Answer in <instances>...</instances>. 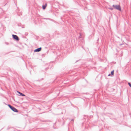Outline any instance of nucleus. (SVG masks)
I'll return each instance as SVG.
<instances>
[{
    "mask_svg": "<svg viewBox=\"0 0 131 131\" xmlns=\"http://www.w3.org/2000/svg\"><path fill=\"white\" fill-rule=\"evenodd\" d=\"M7 105L9 106V107L10 108V109L12 110L14 112H18V110L15 107H13V106H11V105L9 104H8Z\"/></svg>",
    "mask_w": 131,
    "mask_h": 131,
    "instance_id": "1",
    "label": "nucleus"
},
{
    "mask_svg": "<svg viewBox=\"0 0 131 131\" xmlns=\"http://www.w3.org/2000/svg\"><path fill=\"white\" fill-rule=\"evenodd\" d=\"M112 7L120 11H121V7L119 5H113Z\"/></svg>",
    "mask_w": 131,
    "mask_h": 131,
    "instance_id": "2",
    "label": "nucleus"
},
{
    "mask_svg": "<svg viewBox=\"0 0 131 131\" xmlns=\"http://www.w3.org/2000/svg\"><path fill=\"white\" fill-rule=\"evenodd\" d=\"M13 38V39L17 41H18L19 40L18 37L16 35H12Z\"/></svg>",
    "mask_w": 131,
    "mask_h": 131,
    "instance_id": "3",
    "label": "nucleus"
},
{
    "mask_svg": "<svg viewBox=\"0 0 131 131\" xmlns=\"http://www.w3.org/2000/svg\"><path fill=\"white\" fill-rule=\"evenodd\" d=\"M41 47H40V48H38L35 49L34 50V52H39L41 50Z\"/></svg>",
    "mask_w": 131,
    "mask_h": 131,
    "instance_id": "4",
    "label": "nucleus"
},
{
    "mask_svg": "<svg viewBox=\"0 0 131 131\" xmlns=\"http://www.w3.org/2000/svg\"><path fill=\"white\" fill-rule=\"evenodd\" d=\"M17 93H18L19 94V95L21 96H25V95L23 93L20 92L18 91H17Z\"/></svg>",
    "mask_w": 131,
    "mask_h": 131,
    "instance_id": "5",
    "label": "nucleus"
},
{
    "mask_svg": "<svg viewBox=\"0 0 131 131\" xmlns=\"http://www.w3.org/2000/svg\"><path fill=\"white\" fill-rule=\"evenodd\" d=\"M47 5V4H46L45 5H43L42 6V8L43 9H45L46 8V6Z\"/></svg>",
    "mask_w": 131,
    "mask_h": 131,
    "instance_id": "6",
    "label": "nucleus"
},
{
    "mask_svg": "<svg viewBox=\"0 0 131 131\" xmlns=\"http://www.w3.org/2000/svg\"><path fill=\"white\" fill-rule=\"evenodd\" d=\"M114 70H113L111 71V75H112L113 76V75L114 74Z\"/></svg>",
    "mask_w": 131,
    "mask_h": 131,
    "instance_id": "7",
    "label": "nucleus"
},
{
    "mask_svg": "<svg viewBox=\"0 0 131 131\" xmlns=\"http://www.w3.org/2000/svg\"><path fill=\"white\" fill-rule=\"evenodd\" d=\"M128 84L129 86L131 88V84L130 83L128 82Z\"/></svg>",
    "mask_w": 131,
    "mask_h": 131,
    "instance_id": "8",
    "label": "nucleus"
},
{
    "mask_svg": "<svg viewBox=\"0 0 131 131\" xmlns=\"http://www.w3.org/2000/svg\"><path fill=\"white\" fill-rule=\"evenodd\" d=\"M108 9L111 10H113V8L112 7H109Z\"/></svg>",
    "mask_w": 131,
    "mask_h": 131,
    "instance_id": "9",
    "label": "nucleus"
},
{
    "mask_svg": "<svg viewBox=\"0 0 131 131\" xmlns=\"http://www.w3.org/2000/svg\"><path fill=\"white\" fill-rule=\"evenodd\" d=\"M43 19H49V18H43Z\"/></svg>",
    "mask_w": 131,
    "mask_h": 131,
    "instance_id": "10",
    "label": "nucleus"
},
{
    "mask_svg": "<svg viewBox=\"0 0 131 131\" xmlns=\"http://www.w3.org/2000/svg\"><path fill=\"white\" fill-rule=\"evenodd\" d=\"M27 32H26L25 33V35H27Z\"/></svg>",
    "mask_w": 131,
    "mask_h": 131,
    "instance_id": "11",
    "label": "nucleus"
},
{
    "mask_svg": "<svg viewBox=\"0 0 131 131\" xmlns=\"http://www.w3.org/2000/svg\"><path fill=\"white\" fill-rule=\"evenodd\" d=\"M111 75V74H109L108 75V76H110V75Z\"/></svg>",
    "mask_w": 131,
    "mask_h": 131,
    "instance_id": "12",
    "label": "nucleus"
},
{
    "mask_svg": "<svg viewBox=\"0 0 131 131\" xmlns=\"http://www.w3.org/2000/svg\"><path fill=\"white\" fill-rule=\"evenodd\" d=\"M9 129V127H8L7 128V129Z\"/></svg>",
    "mask_w": 131,
    "mask_h": 131,
    "instance_id": "13",
    "label": "nucleus"
},
{
    "mask_svg": "<svg viewBox=\"0 0 131 131\" xmlns=\"http://www.w3.org/2000/svg\"><path fill=\"white\" fill-rule=\"evenodd\" d=\"M81 36V35H80V36H79V38H80V36Z\"/></svg>",
    "mask_w": 131,
    "mask_h": 131,
    "instance_id": "14",
    "label": "nucleus"
},
{
    "mask_svg": "<svg viewBox=\"0 0 131 131\" xmlns=\"http://www.w3.org/2000/svg\"><path fill=\"white\" fill-rule=\"evenodd\" d=\"M72 121H73V119H72Z\"/></svg>",
    "mask_w": 131,
    "mask_h": 131,
    "instance_id": "15",
    "label": "nucleus"
},
{
    "mask_svg": "<svg viewBox=\"0 0 131 131\" xmlns=\"http://www.w3.org/2000/svg\"><path fill=\"white\" fill-rule=\"evenodd\" d=\"M48 68H47V69H48Z\"/></svg>",
    "mask_w": 131,
    "mask_h": 131,
    "instance_id": "16",
    "label": "nucleus"
},
{
    "mask_svg": "<svg viewBox=\"0 0 131 131\" xmlns=\"http://www.w3.org/2000/svg\"><path fill=\"white\" fill-rule=\"evenodd\" d=\"M98 40H99V39H98L97 41Z\"/></svg>",
    "mask_w": 131,
    "mask_h": 131,
    "instance_id": "17",
    "label": "nucleus"
}]
</instances>
